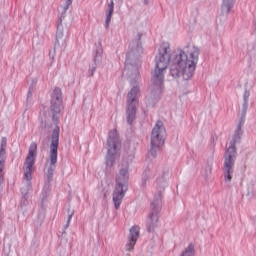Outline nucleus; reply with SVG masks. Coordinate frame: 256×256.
<instances>
[{"mask_svg": "<svg viewBox=\"0 0 256 256\" xmlns=\"http://www.w3.org/2000/svg\"><path fill=\"white\" fill-rule=\"evenodd\" d=\"M35 159H37V144L32 142L29 146L28 155L24 164V180L21 188V205L24 206L29 203L27 200L29 199V192L33 191V183L31 181L33 180V166L35 165Z\"/></svg>", "mask_w": 256, "mask_h": 256, "instance_id": "5", "label": "nucleus"}, {"mask_svg": "<svg viewBox=\"0 0 256 256\" xmlns=\"http://www.w3.org/2000/svg\"><path fill=\"white\" fill-rule=\"evenodd\" d=\"M241 137H243V129L236 128L232 141L224 154V181L225 183H231L233 174L235 173V161H237V143H241Z\"/></svg>", "mask_w": 256, "mask_h": 256, "instance_id": "4", "label": "nucleus"}, {"mask_svg": "<svg viewBox=\"0 0 256 256\" xmlns=\"http://www.w3.org/2000/svg\"><path fill=\"white\" fill-rule=\"evenodd\" d=\"M139 226H132L130 228V232L128 235V241L125 245V249L128 252L133 251V249H135V245H137V240L139 239Z\"/></svg>", "mask_w": 256, "mask_h": 256, "instance_id": "10", "label": "nucleus"}, {"mask_svg": "<svg viewBox=\"0 0 256 256\" xmlns=\"http://www.w3.org/2000/svg\"><path fill=\"white\" fill-rule=\"evenodd\" d=\"M165 126L163 122L158 120L152 129L150 151L148 152V157L155 159L157 157V152L161 150V147L165 145Z\"/></svg>", "mask_w": 256, "mask_h": 256, "instance_id": "8", "label": "nucleus"}, {"mask_svg": "<svg viewBox=\"0 0 256 256\" xmlns=\"http://www.w3.org/2000/svg\"><path fill=\"white\" fill-rule=\"evenodd\" d=\"M95 71H97V66H91L88 70V75H90V77H93V75H95Z\"/></svg>", "mask_w": 256, "mask_h": 256, "instance_id": "27", "label": "nucleus"}, {"mask_svg": "<svg viewBox=\"0 0 256 256\" xmlns=\"http://www.w3.org/2000/svg\"><path fill=\"white\" fill-rule=\"evenodd\" d=\"M70 5H73V0H64V4L60 6V9H62V15H65L67 11H69Z\"/></svg>", "mask_w": 256, "mask_h": 256, "instance_id": "21", "label": "nucleus"}, {"mask_svg": "<svg viewBox=\"0 0 256 256\" xmlns=\"http://www.w3.org/2000/svg\"><path fill=\"white\" fill-rule=\"evenodd\" d=\"M180 256H195V244L190 243Z\"/></svg>", "mask_w": 256, "mask_h": 256, "instance_id": "18", "label": "nucleus"}, {"mask_svg": "<svg viewBox=\"0 0 256 256\" xmlns=\"http://www.w3.org/2000/svg\"><path fill=\"white\" fill-rule=\"evenodd\" d=\"M251 95L249 92H245L244 97H249Z\"/></svg>", "mask_w": 256, "mask_h": 256, "instance_id": "28", "label": "nucleus"}, {"mask_svg": "<svg viewBox=\"0 0 256 256\" xmlns=\"http://www.w3.org/2000/svg\"><path fill=\"white\" fill-rule=\"evenodd\" d=\"M121 147V140H119V133L113 129L108 134L107 139V154L105 158L106 169L109 170L115 165V159L119 157V148Z\"/></svg>", "mask_w": 256, "mask_h": 256, "instance_id": "7", "label": "nucleus"}, {"mask_svg": "<svg viewBox=\"0 0 256 256\" xmlns=\"http://www.w3.org/2000/svg\"><path fill=\"white\" fill-rule=\"evenodd\" d=\"M55 47H61L62 49L67 48V38L63 33V24H60L57 27Z\"/></svg>", "mask_w": 256, "mask_h": 256, "instance_id": "12", "label": "nucleus"}, {"mask_svg": "<svg viewBox=\"0 0 256 256\" xmlns=\"http://www.w3.org/2000/svg\"><path fill=\"white\" fill-rule=\"evenodd\" d=\"M61 105H63V98L54 97L51 100L50 109L52 111V121L56 127L52 131L51 135V144H50V155L49 161L50 165L46 171V181L43 188L44 193H49L51 191V183H53V175L55 170L57 169V157L59 155V134L61 133V129L59 128V115L61 113Z\"/></svg>", "mask_w": 256, "mask_h": 256, "instance_id": "2", "label": "nucleus"}, {"mask_svg": "<svg viewBox=\"0 0 256 256\" xmlns=\"http://www.w3.org/2000/svg\"><path fill=\"white\" fill-rule=\"evenodd\" d=\"M153 177H155V173L153 172V169L146 168L142 175L141 187H145V185H147V181H149V179Z\"/></svg>", "mask_w": 256, "mask_h": 256, "instance_id": "15", "label": "nucleus"}, {"mask_svg": "<svg viewBox=\"0 0 256 256\" xmlns=\"http://www.w3.org/2000/svg\"><path fill=\"white\" fill-rule=\"evenodd\" d=\"M234 5H235V0H222V6H221L222 15H229Z\"/></svg>", "mask_w": 256, "mask_h": 256, "instance_id": "13", "label": "nucleus"}, {"mask_svg": "<svg viewBox=\"0 0 256 256\" xmlns=\"http://www.w3.org/2000/svg\"><path fill=\"white\" fill-rule=\"evenodd\" d=\"M247 109H249V98L248 97H244L243 98V104H242V109L241 112L244 115H247Z\"/></svg>", "mask_w": 256, "mask_h": 256, "instance_id": "22", "label": "nucleus"}, {"mask_svg": "<svg viewBox=\"0 0 256 256\" xmlns=\"http://www.w3.org/2000/svg\"><path fill=\"white\" fill-rule=\"evenodd\" d=\"M114 9H115V3L113 2V0H111V2L108 4V10L106 11V20L104 24V27L106 29H109V25L111 24V17H113Z\"/></svg>", "mask_w": 256, "mask_h": 256, "instance_id": "14", "label": "nucleus"}, {"mask_svg": "<svg viewBox=\"0 0 256 256\" xmlns=\"http://www.w3.org/2000/svg\"><path fill=\"white\" fill-rule=\"evenodd\" d=\"M169 179V169H164L161 176L156 179V195L150 205V213L146 220V229L148 233H153L159 227V213H161V194L167 187V180Z\"/></svg>", "mask_w": 256, "mask_h": 256, "instance_id": "3", "label": "nucleus"}, {"mask_svg": "<svg viewBox=\"0 0 256 256\" xmlns=\"http://www.w3.org/2000/svg\"><path fill=\"white\" fill-rule=\"evenodd\" d=\"M139 105V98L132 97L127 100L126 119L128 125H133V121L137 119V106Z\"/></svg>", "mask_w": 256, "mask_h": 256, "instance_id": "9", "label": "nucleus"}, {"mask_svg": "<svg viewBox=\"0 0 256 256\" xmlns=\"http://www.w3.org/2000/svg\"><path fill=\"white\" fill-rule=\"evenodd\" d=\"M71 219H73V212L68 214V219L64 226V229H69V225H71Z\"/></svg>", "mask_w": 256, "mask_h": 256, "instance_id": "25", "label": "nucleus"}, {"mask_svg": "<svg viewBox=\"0 0 256 256\" xmlns=\"http://www.w3.org/2000/svg\"><path fill=\"white\" fill-rule=\"evenodd\" d=\"M128 97H141V87L139 84L131 87L130 91L128 92Z\"/></svg>", "mask_w": 256, "mask_h": 256, "instance_id": "17", "label": "nucleus"}, {"mask_svg": "<svg viewBox=\"0 0 256 256\" xmlns=\"http://www.w3.org/2000/svg\"><path fill=\"white\" fill-rule=\"evenodd\" d=\"M0 155H7V137H2L1 139Z\"/></svg>", "mask_w": 256, "mask_h": 256, "instance_id": "20", "label": "nucleus"}, {"mask_svg": "<svg viewBox=\"0 0 256 256\" xmlns=\"http://www.w3.org/2000/svg\"><path fill=\"white\" fill-rule=\"evenodd\" d=\"M129 191V168L125 167L120 169L116 177V185L112 194V201L115 209L121 207L125 193Z\"/></svg>", "mask_w": 256, "mask_h": 256, "instance_id": "6", "label": "nucleus"}, {"mask_svg": "<svg viewBox=\"0 0 256 256\" xmlns=\"http://www.w3.org/2000/svg\"><path fill=\"white\" fill-rule=\"evenodd\" d=\"M52 97H61V88L56 87L52 92Z\"/></svg>", "mask_w": 256, "mask_h": 256, "instance_id": "26", "label": "nucleus"}, {"mask_svg": "<svg viewBox=\"0 0 256 256\" xmlns=\"http://www.w3.org/2000/svg\"><path fill=\"white\" fill-rule=\"evenodd\" d=\"M201 51L195 44H187L176 48L171 53L169 43H163L159 48V53L155 58V70L152 76V83L155 87H161L170 64V75L180 81H191L195 75V69L199 63Z\"/></svg>", "mask_w": 256, "mask_h": 256, "instance_id": "1", "label": "nucleus"}, {"mask_svg": "<svg viewBox=\"0 0 256 256\" xmlns=\"http://www.w3.org/2000/svg\"><path fill=\"white\" fill-rule=\"evenodd\" d=\"M130 79L132 81H135V83H139V79H140V76H139V70H135L133 74L130 75Z\"/></svg>", "mask_w": 256, "mask_h": 256, "instance_id": "24", "label": "nucleus"}, {"mask_svg": "<svg viewBox=\"0 0 256 256\" xmlns=\"http://www.w3.org/2000/svg\"><path fill=\"white\" fill-rule=\"evenodd\" d=\"M143 53V46L141 45V36L137 40L130 43L129 52L127 54V60L133 59V57H139Z\"/></svg>", "mask_w": 256, "mask_h": 256, "instance_id": "11", "label": "nucleus"}, {"mask_svg": "<svg viewBox=\"0 0 256 256\" xmlns=\"http://www.w3.org/2000/svg\"><path fill=\"white\" fill-rule=\"evenodd\" d=\"M245 117H247V114L240 113L239 122L236 129H242L243 125H245Z\"/></svg>", "mask_w": 256, "mask_h": 256, "instance_id": "23", "label": "nucleus"}, {"mask_svg": "<svg viewBox=\"0 0 256 256\" xmlns=\"http://www.w3.org/2000/svg\"><path fill=\"white\" fill-rule=\"evenodd\" d=\"M101 59H103V48L98 47L94 54L95 65H97V63H101Z\"/></svg>", "mask_w": 256, "mask_h": 256, "instance_id": "19", "label": "nucleus"}, {"mask_svg": "<svg viewBox=\"0 0 256 256\" xmlns=\"http://www.w3.org/2000/svg\"><path fill=\"white\" fill-rule=\"evenodd\" d=\"M7 160V154H0V185L5 183V175L3 171L5 169V161Z\"/></svg>", "mask_w": 256, "mask_h": 256, "instance_id": "16", "label": "nucleus"}]
</instances>
